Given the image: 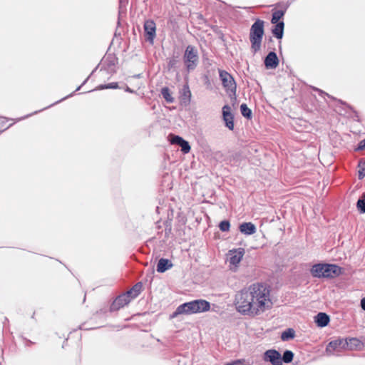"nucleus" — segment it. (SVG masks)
<instances>
[{
	"label": "nucleus",
	"mask_w": 365,
	"mask_h": 365,
	"mask_svg": "<svg viewBox=\"0 0 365 365\" xmlns=\"http://www.w3.org/2000/svg\"><path fill=\"white\" fill-rule=\"evenodd\" d=\"M235 304L242 314L258 315L272 305L269 287L264 283L252 284L235 295Z\"/></svg>",
	"instance_id": "f257e3e1"
},
{
	"label": "nucleus",
	"mask_w": 365,
	"mask_h": 365,
	"mask_svg": "<svg viewBox=\"0 0 365 365\" xmlns=\"http://www.w3.org/2000/svg\"><path fill=\"white\" fill-rule=\"evenodd\" d=\"M210 304L205 299H195L183 303L178 306L170 315V319L177 317L180 314H192L205 312L210 309Z\"/></svg>",
	"instance_id": "f03ea898"
},
{
	"label": "nucleus",
	"mask_w": 365,
	"mask_h": 365,
	"mask_svg": "<svg viewBox=\"0 0 365 365\" xmlns=\"http://www.w3.org/2000/svg\"><path fill=\"white\" fill-rule=\"evenodd\" d=\"M341 267L329 263H317L312 265L310 273L315 278L333 279L339 276L341 273Z\"/></svg>",
	"instance_id": "7ed1b4c3"
},
{
	"label": "nucleus",
	"mask_w": 365,
	"mask_h": 365,
	"mask_svg": "<svg viewBox=\"0 0 365 365\" xmlns=\"http://www.w3.org/2000/svg\"><path fill=\"white\" fill-rule=\"evenodd\" d=\"M264 35V21L257 19L251 26L249 34L250 50L252 53L255 54L261 50Z\"/></svg>",
	"instance_id": "20e7f679"
},
{
	"label": "nucleus",
	"mask_w": 365,
	"mask_h": 365,
	"mask_svg": "<svg viewBox=\"0 0 365 365\" xmlns=\"http://www.w3.org/2000/svg\"><path fill=\"white\" fill-rule=\"evenodd\" d=\"M183 61L186 70L190 72L194 71L199 62L197 49L192 45H188L183 54Z\"/></svg>",
	"instance_id": "39448f33"
},
{
	"label": "nucleus",
	"mask_w": 365,
	"mask_h": 365,
	"mask_svg": "<svg viewBox=\"0 0 365 365\" xmlns=\"http://www.w3.org/2000/svg\"><path fill=\"white\" fill-rule=\"evenodd\" d=\"M220 79L227 92L235 95L237 86L234 78L226 71L219 70Z\"/></svg>",
	"instance_id": "423d86ee"
},
{
	"label": "nucleus",
	"mask_w": 365,
	"mask_h": 365,
	"mask_svg": "<svg viewBox=\"0 0 365 365\" xmlns=\"http://www.w3.org/2000/svg\"><path fill=\"white\" fill-rule=\"evenodd\" d=\"M288 7L289 4L287 2H279L275 4V9L272 11L271 23L275 24L281 21L280 19L284 15Z\"/></svg>",
	"instance_id": "0eeeda50"
},
{
	"label": "nucleus",
	"mask_w": 365,
	"mask_h": 365,
	"mask_svg": "<svg viewBox=\"0 0 365 365\" xmlns=\"http://www.w3.org/2000/svg\"><path fill=\"white\" fill-rule=\"evenodd\" d=\"M143 29L146 41L153 44L156 36V24L155 21L151 19L145 20Z\"/></svg>",
	"instance_id": "6e6552de"
},
{
	"label": "nucleus",
	"mask_w": 365,
	"mask_h": 365,
	"mask_svg": "<svg viewBox=\"0 0 365 365\" xmlns=\"http://www.w3.org/2000/svg\"><path fill=\"white\" fill-rule=\"evenodd\" d=\"M348 346L347 339L338 338L331 341L326 348V351L329 354H332L334 351L346 349Z\"/></svg>",
	"instance_id": "1a4fd4ad"
},
{
	"label": "nucleus",
	"mask_w": 365,
	"mask_h": 365,
	"mask_svg": "<svg viewBox=\"0 0 365 365\" xmlns=\"http://www.w3.org/2000/svg\"><path fill=\"white\" fill-rule=\"evenodd\" d=\"M316 97L309 91H304L302 96V106L307 111H312L316 108Z\"/></svg>",
	"instance_id": "9d476101"
},
{
	"label": "nucleus",
	"mask_w": 365,
	"mask_h": 365,
	"mask_svg": "<svg viewBox=\"0 0 365 365\" xmlns=\"http://www.w3.org/2000/svg\"><path fill=\"white\" fill-rule=\"evenodd\" d=\"M168 138L170 143L179 145L181 148V151L184 154H187L190 151L191 148L189 145V143L184 140L182 137L170 134L169 135Z\"/></svg>",
	"instance_id": "9b49d317"
},
{
	"label": "nucleus",
	"mask_w": 365,
	"mask_h": 365,
	"mask_svg": "<svg viewBox=\"0 0 365 365\" xmlns=\"http://www.w3.org/2000/svg\"><path fill=\"white\" fill-rule=\"evenodd\" d=\"M264 359L269 361L272 365H282V355L275 349H269L264 354Z\"/></svg>",
	"instance_id": "f8f14e48"
},
{
	"label": "nucleus",
	"mask_w": 365,
	"mask_h": 365,
	"mask_svg": "<svg viewBox=\"0 0 365 365\" xmlns=\"http://www.w3.org/2000/svg\"><path fill=\"white\" fill-rule=\"evenodd\" d=\"M131 301L130 297L124 293L119 295L115 298L112 304L110 305V309L111 312L117 311L124 306L127 305Z\"/></svg>",
	"instance_id": "ddd939ff"
},
{
	"label": "nucleus",
	"mask_w": 365,
	"mask_h": 365,
	"mask_svg": "<svg viewBox=\"0 0 365 365\" xmlns=\"http://www.w3.org/2000/svg\"><path fill=\"white\" fill-rule=\"evenodd\" d=\"M222 119L225 126L230 130L234 129V115L231 112V107L229 105H225L222 107Z\"/></svg>",
	"instance_id": "4468645a"
},
{
	"label": "nucleus",
	"mask_w": 365,
	"mask_h": 365,
	"mask_svg": "<svg viewBox=\"0 0 365 365\" xmlns=\"http://www.w3.org/2000/svg\"><path fill=\"white\" fill-rule=\"evenodd\" d=\"M245 255V250L243 248H238L235 250H230L227 256L228 261L231 265L237 266V264L242 260Z\"/></svg>",
	"instance_id": "2eb2a0df"
},
{
	"label": "nucleus",
	"mask_w": 365,
	"mask_h": 365,
	"mask_svg": "<svg viewBox=\"0 0 365 365\" xmlns=\"http://www.w3.org/2000/svg\"><path fill=\"white\" fill-rule=\"evenodd\" d=\"M264 63L267 69L276 68L279 65V58L274 51H270L264 58Z\"/></svg>",
	"instance_id": "dca6fc26"
},
{
	"label": "nucleus",
	"mask_w": 365,
	"mask_h": 365,
	"mask_svg": "<svg viewBox=\"0 0 365 365\" xmlns=\"http://www.w3.org/2000/svg\"><path fill=\"white\" fill-rule=\"evenodd\" d=\"M330 322L329 316L325 312H319L314 317V322L317 327L323 328L327 327Z\"/></svg>",
	"instance_id": "f3484780"
},
{
	"label": "nucleus",
	"mask_w": 365,
	"mask_h": 365,
	"mask_svg": "<svg viewBox=\"0 0 365 365\" xmlns=\"http://www.w3.org/2000/svg\"><path fill=\"white\" fill-rule=\"evenodd\" d=\"M239 229L242 233L246 235H253L257 230L255 225L252 222H243L240 224Z\"/></svg>",
	"instance_id": "a211bd4d"
},
{
	"label": "nucleus",
	"mask_w": 365,
	"mask_h": 365,
	"mask_svg": "<svg viewBox=\"0 0 365 365\" xmlns=\"http://www.w3.org/2000/svg\"><path fill=\"white\" fill-rule=\"evenodd\" d=\"M173 266L172 262L168 259L161 258L159 259L157 264V272L163 273L168 269L172 268Z\"/></svg>",
	"instance_id": "6ab92c4d"
},
{
	"label": "nucleus",
	"mask_w": 365,
	"mask_h": 365,
	"mask_svg": "<svg viewBox=\"0 0 365 365\" xmlns=\"http://www.w3.org/2000/svg\"><path fill=\"white\" fill-rule=\"evenodd\" d=\"M191 91L190 90L188 84H185L180 92V97L182 103L188 105L191 101Z\"/></svg>",
	"instance_id": "aec40b11"
},
{
	"label": "nucleus",
	"mask_w": 365,
	"mask_h": 365,
	"mask_svg": "<svg viewBox=\"0 0 365 365\" xmlns=\"http://www.w3.org/2000/svg\"><path fill=\"white\" fill-rule=\"evenodd\" d=\"M274 24V28L272 29V33L277 39H281L284 35V23L283 21H279Z\"/></svg>",
	"instance_id": "412c9836"
},
{
	"label": "nucleus",
	"mask_w": 365,
	"mask_h": 365,
	"mask_svg": "<svg viewBox=\"0 0 365 365\" xmlns=\"http://www.w3.org/2000/svg\"><path fill=\"white\" fill-rule=\"evenodd\" d=\"M143 284L141 282L136 283L130 290L126 292L127 294L130 297V299H134L137 297L141 290H142Z\"/></svg>",
	"instance_id": "4be33fe9"
},
{
	"label": "nucleus",
	"mask_w": 365,
	"mask_h": 365,
	"mask_svg": "<svg viewBox=\"0 0 365 365\" xmlns=\"http://www.w3.org/2000/svg\"><path fill=\"white\" fill-rule=\"evenodd\" d=\"M295 336V331L292 328H289L283 331L281 334V339L282 341H286L294 339Z\"/></svg>",
	"instance_id": "5701e85b"
},
{
	"label": "nucleus",
	"mask_w": 365,
	"mask_h": 365,
	"mask_svg": "<svg viewBox=\"0 0 365 365\" xmlns=\"http://www.w3.org/2000/svg\"><path fill=\"white\" fill-rule=\"evenodd\" d=\"M161 95L163 98L168 103H172L174 102V98L171 96L170 89L168 87H163L161 89Z\"/></svg>",
	"instance_id": "b1692460"
},
{
	"label": "nucleus",
	"mask_w": 365,
	"mask_h": 365,
	"mask_svg": "<svg viewBox=\"0 0 365 365\" xmlns=\"http://www.w3.org/2000/svg\"><path fill=\"white\" fill-rule=\"evenodd\" d=\"M348 340V348L350 349H359L363 346L362 342L356 338L347 339Z\"/></svg>",
	"instance_id": "393cba45"
},
{
	"label": "nucleus",
	"mask_w": 365,
	"mask_h": 365,
	"mask_svg": "<svg viewBox=\"0 0 365 365\" xmlns=\"http://www.w3.org/2000/svg\"><path fill=\"white\" fill-rule=\"evenodd\" d=\"M294 358V353L292 351L286 350L282 356V363H290Z\"/></svg>",
	"instance_id": "a878e982"
},
{
	"label": "nucleus",
	"mask_w": 365,
	"mask_h": 365,
	"mask_svg": "<svg viewBox=\"0 0 365 365\" xmlns=\"http://www.w3.org/2000/svg\"><path fill=\"white\" fill-rule=\"evenodd\" d=\"M240 111L244 117L247 118H251L252 110L247 107V106L245 103H242L240 106Z\"/></svg>",
	"instance_id": "bb28decb"
},
{
	"label": "nucleus",
	"mask_w": 365,
	"mask_h": 365,
	"mask_svg": "<svg viewBox=\"0 0 365 365\" xmlns=\"http://www.w3.org/2000/svg\"><path fill=\"white\" fill-rule=\"evenodd\" d=\"M313 90L317 91L319 93V95L322 97V98H324L325 96H327L329 98H331L334 101H336V99L335 98H334L333 96L329 95L327 93L323 91L322 90H320L319 88H312ZM337 101L341 103V104H343V105H346V103H344V101H342L341 100H337Z\"/></svg>",
	"instance_id": "cd10ccee"
},
{
	"label": "nucleus",
	"mask_w": 365,
	"mask_h": 365,
	"mask_svg": "<svg viewBox=\"0 0 365 365\" xmlns=\"http://www.w3.org/2000/svg\"><path fill=\"white\" fill-rule=\"evenodd\" d=\"M356 207L360 213H365V195H363L356 202Z\"/></svg>",
	"instance_id": "c85d7f7f"
},
{
	"label": "nucleus",
	"mask_w": 365,
	"mask_h": 365,
	"mask_svg": "<svg viewBox=\"0 0 365 365\" xmlns=\"http://www.w3.org/2000/svg\"><path fill=\"white\" fill-rule=\"evenodd\" d=\"M118 88V84L116 82L110 83L108 84H101L97 87V90H103V89H116Z\"/></svg>",
	"instance_id": "c756f323"
},
{
	"label": "nucleus",
	"mask_w": 365,
	"mask_h": 365,
	"mask_svg": "<svg viewBox=\"0 0 365 365\" xmlns=\"http://www.w3.org/2000/svg\"><path fill=\"white\" fill-rule=\"evenodd\" d=\"M358 167L359 168V170L358 171V177L359 179L361 180L365 177V160L359 161Z\"/></svg>",
	"instance_id": "7c9ffc66"
},
{
	"label": "nucleus",
	"mask_w": 365,
	"mask_h": 365,
	"mask_svg": "<svg viewBox=\"0 0 365 365\" xmlns=\"http://www.w3.org/2000/svg\"><path fill=\"white\" fill-rule=\"evenodd\" d=\"M220 230L222 232H227L229 231L230 227V224L228 220H223L220 222L219 225Z\"/></svg>",
	"instance_id": "2f4dec72"
},
{
	"label": "nucleus",
	"mask_w": 365,
	"mask_h": 365,
	"mask_svg": "<svg viewBox=\"0 0 365 365\" xmlns=\"http://www.w3.org/2000/svg\"><path fill=\"white\" fill-rule=\"evenodd\" d=\"M178 61L175 57L170 58L168 62V69L170 70L176 66Z\"/></svg>",
	"instance_id": "473e14b6"
},
{
	"label": "nucleus",
	"mask_w": 365,
	"mask_h": 365,
	"mask_svg": "<svg viewBox=\"0 0 365 365\" xmlns=\"http://www.w3.org/2000/svg\"><path fill=\"white\" fill-rule=\"evenodd\" d=\"M365 150V138L361 140L357 145V148L355 149L356 151L364 150Z\"/></svg>",
	"instance_id": "72a5a7b5"
},
{
	"label": "nucleus",
	"mask_w": 365,
	"mask_h": 365,
	"mask_svg": "<svg viewBox=\"0 0 365 365\" xmlns=\"http://www.w3.org/2000/svg\"><path fill=\"white\" fill-rule=\"evenodd\" d=\"M361 307L365 311V297L361 299Z\"/></svg>",
	"instance_id": "f704fd0d"
},
{
	"label": "nucleus",
	"mask_w": 365,
	"mask_h": 365,
	"mask_svg": "<svg viewBox=\"0 0 365 365\" xmlns=\"http://www.w3.org/2000/svg\"><path fill=\"white\" fill-rule=\"evenodd\" d=\"M72 96H73V93H71V94L68 95V96H66V97L63 98L62 99H61V100H59V101H56V103H53V104H52V106H53V105H55V104H56V103H59V102H61L62 101H63V100H65V99H66V98H68V97Z\"/></svg>",
	"instance_id": "c9c22d12"
},
{
	"label": "nucleus",
	"mask_w": 365,
	"mask_h": 365,
	"mask_svg": "<svg viewBox=\"0 0 365 365\" xmlns=\"http://www.w3.org/2000/svg\"><path fill=\"white\" fill-rule=\"evenodd\" d=\"M88 78H89V76H88V78H86V79L83 82V83H82L80 86H78V87L76 88V91H79V90L81 89V88L84 84H86V83L88 81Z\"/></svg>",
	"instance_id": "e433bc0d"
},
{
	"label": "nucleus",
	"mask_w": 365,
	"mask_h": 365,
	"mask_svg": "<svg viewBox=\"0 0 365 365\" xmlns=\"http://www.w3.org/2000/svg\"><path fill=\"white\" fill-rule=\"evenodd\" d=\"M123 1L124 0H120V11H119V14H120L121 12H122V5H123Z\"/></svg>",
	"instance_id": "4c0bfd02"
},
{
	"label": "nucleus",
	"mask_w": 365,
	"mask_h": 365,
	"mask_svg": "<svg viewBox=\"0 0 365 365\" xmlns=\"http://www.w3.org/2000/svg\"><path fill=\"white\" fill-rule=\"evenodd\" d=\"M125 91H126V92H128V93H134L133 90H132L131 88H130L128 86H127V87H126V88H125Z\"/></svg>",
	"instance_id": "58836bf2"
},
{
	"label": "nucleus",
	"mask_w": 365,
	"mask_h": 365,
	"mask_svg": "<svg viewBox=\"0 0 365 365\" xmlns=\"http://www.w3.org/2000/svg\"><path fill=\"white\" fill-rule=\"evenodd\" d=\"M51 106H52V104L51 106H48V107H46V108H50ZM45 109H46V108H45ZM43 110H44V108H43ZM42 110H43V109H42ZM39 112H41V110H39Z\"/></svg>",
	"instance_id": "ea45409f"
},
{
	"label": "nucleus",
	"mask_w": 365,
	"mask_h": 365,
	"mask_svg": "<svg viewBox=\"0 0 365 365\" xmlns=\"http://www.w3.org/2000/svg\"><path fill=\"white\" fill-rule=\"evenodd\" d=\"M31 115H32V114H31ZM29 116H30V115H27L26 116V118L29 117ZM24 118H25V117H24V118H20L19 120H21V119H24Z\"/></svg>",
	"instance_id": "a19ab883"
}]
</instances>
